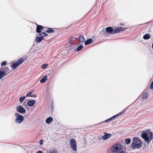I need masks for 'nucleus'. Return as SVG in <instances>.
Masks as SVG:
<instances>
[{
    "instance_id": "f257e3e1",
    "label": "nucleus",
    "mask_w": 153,
    "mask_h": 153,
    "mask_svg": "<svg viewBox=\"0 0 153 153\" xmlns=\"http://www.w3.org/2000/svg\"><path fill=\"white\" fill-rule=\"evenodd\" d=\"M140 136L149 144L153 139V134L151 131L147 130L142 131Z\"/></svg>"
},
{
    "instance_id": "f03ea898",
    "label": "nucleus",
    "mask_w": 153,
    "mask_h": 153,
    "mask_svg": "<svg viewBox=\"0 0 153 153\" xmlns=\"http://www.w3.org/2000/svg\"><path fill=\"white\" fill-rule=\"evenodd\" d=\"M142 143L137 137H134L133 138L132 143L130 146V148L133 149L135 148H139L142 146Z\"/></svg>"
},
{
    "instance_id": "7ed1b4c3",
    "label": "nucleus",
    "mask_w": 153,
    "mask_h": 153,
    "mask_svg": "<svg viewBox=\"0 0 153 153\" xmlns=\"http://www.w3.org/2000/svg\"><path fill=\"white\" fill-rule=\"evenodd\" d=\"M111 151L115 153H121L123 151H125V148L120 143L114 144L111 148Z\"/></svg>"
},
{
    "instance_id": "20e7f679",
    "label": "nucleus",
    "mask_w": 153,
    "mask_h": 153,
    "mask_svg": "<svg viewBox=\"0 0 153 153\" xmlns=\"http://www.w3.org/2000/svg\"><path fill=\"white\" fill-rule=\"evenodd\" d=\"M15 115L16 117L15 122L17 124L21 123L24 120V117L18 113L15 114Z\"/></svg>"
},
{
    "instance_id": "39448f33",
    "label": "nucleus",
    "mask_w": 153,
    "mask_h": 153,
    "mask_svg": "<svg viewBox=\"0 0 153 153\" xmlns=\"http://www.w3.org/2000/svg\"><path fill=\"white\" fill-rule=\"evenodd\" d=\"M71 147L72 150L74 151H76L77 149L76 143L75 140L72 139L70 141Z\"/></svg>"
},
{
    "instance_id": "423d86ee",
    "label": "nucleus",
    "mask_w": 153,
    "mask_h": 153,
    "mask_svg": "<svg viewBox=\"0 0 153 153\" xmlns=\"http://www.w3.org/2000/svg\"><path fill=\"white\" fill-rule=\"evenodd\" d=\"M113 33H118L121 31L125 30L126 29V28L123 27H113Z\"/></svg>"
},
{
    "instance_id": "0eeeda50",
    "label": "nucleus",
    "mask_w": 153,
    "mask_h": 153,
    "mask_svg": "<svg viewBox=\"0 0 153 153\" xmlns=\"http://www.w3.org/2000/svg\"><path fill=\"white\" fill-rule=\"evenodd\" d=\"M16 111L21 114H24L26 112V110L22 106L19 105L16 108Z\"/></svg>"
},
{
    "instance_id": "6e6552de",
    "label": "nucleus",
    "mask_w": 153,
    "mask_h": 153,
    "mask_svg": "<svg viewBox=\"0 0 153 153\" xmlns=\"http://www.w3.org/2000/svg\"><path fill=\"white\" fill-rule=\"evenodd\" d=\"M2 69V71H0V79L3 77L4 76H5L7 74L6 73L5 71H6V72H7L9 69L8 67H6L5 68L4 71H3V68Z\"/></svg>"
},
{
    "instance_id": "1a4fd4ad",
    "label": "nucleus",
    "mask_w": 153,
    "mask_h": 153,
    "mask_svg": "<svg viewBox=\"0 0 153 153\" xmlns=\"http://www.w3.org/2000/svg\"><path fill=\"white\" fill-rule=\"evenodd\" d=\"M103 133L104 134V135L101 137V139L102 140H107L111 136V135L110 134H107L105 132H104Z\"/></svg>"
},
{
    "instance_id": "9d476101",
    "label": "nucleus",
    "mask_w": 153,
    "mask_h": 153,
    "mask_svg": "<svg viewBox=\"0 0 153 153\" xmlns=\"http://www.w3.org/2000/svg\"><path fill=\"white\" fill-rule=\"evenodd\" d=\"M44 27L40 25H37L36 27V32L38 33H40L41 30H42Z\"/></svg>"
},
{
    "instance_id": "9b49d317",
    "label": "nucleus",
    "mask_w": 153,
    "mask_h": 153,
    "mask_svg": "<svg viewBox=\"0 0 153 153\" xmlns=\"http://www.w3.org/2000/svg\"><path fill=\"white\" fill-rule=\"evenodd\" d=\"M36 102V101L35 100H31L27 102V104L28 105L31 106L34 105Z\"/></svg>"
},
{
    "instance_id": "f8f14e48",
    "label": "nucleus",
    "mask_w": 153,
    "mask_h": 153,
    "mask_svg": "<svg viewBox=\"0 0 153 153\" xmlns=\"http://www.w3.org/2000/svg\"><path fill=\"white\" fill-rule=\"evenodd\" d=\"M106 32H107V34H111L112 33H113V27H108L106 28Z\"/></svg>"
},
{
    "instance_id": "ddd939ff",
    "label": "nucleus",
    "mask_w": 153,
    "mask_h": 153,
    "mask_svg": "<svg viewBox=\"0 0 153 153\" xmlns=\"http://www.w3.org/2000/svg\"><path fill=\"white\" fill-rule=\"evenodd\" d=\"M141 96L143 100H145L147 98L148 94L146 91H144L142 93L140 96Z\"/></svg>"
},
{
    "instance_id": "4468645a",
    "label": "nucleus",
    "mask_w": 153,
    "mask_h": 153,
    "mask_svg": "<svg viewBox=\"0 0 153 153\" xmlns=\"http://www.w3.org/2000/svg\"><path fill=\"white\" fill-rule=\"evenodd\" d=\"M92 42V39H91L89 38L85 41L84 43L85 45H87L91 43Z\"/></svg>"
},
{
    "instance_id": "2eb2a0df",
    "label": "nucleus",
    "mask_w": 153,
    "mask_h": 153,
    "mask_svg": "<svg viewBox=\"0 0 153 153\" xmlns=\"http://www.w3.org/2000/svg\"><path fill=\"white\" fill-rule=\"evenodd\" d=\"M78 40L81 42H83L85 40V39L83 36L80 35L78 38Z\"/></svg>"
},
{
    "instance_id": "dca6fc26",
    "label": "nucleus",
    "mask_w": 153,
    "mask_h": 153,
    "mask_svg": "<svg viewBox=\"0 0 153 153\" xmlns=\"http://www.w3.org/2000/svg\"><path fill=\"white\" fill-rule=\"evenodd\" d=\"M48 79V76H45L43 77L40 80L41 83H44L45 82L46 80Z\"/></svg>"
},
{
    "instance_id": "f3484780",
    "label": "nucleus",
    "mask_w": 153,
    "mask_h": 153,
    "mask_svg": "<svg viewBox=\"0 0 153 153\" xmlns=\"http://www.w3.org/2000/svg\"><path fill=\"white\" fill-rule=\"evenodd\" d=\"M39 36L41 37H43V39H44L45 37L47 36L48 35L47 33L45 32H42L40 33L39 35Z\"/></svg>"
},
{
    "instance_id": "a211bd4d",
    "label": "nucleus",
    "mask_w": 153,
    "mask_h": 153,
    "mask_svg": "<svg viewBox=\"0 0 153 153\" xmlns=\"http://www.w3.org/2000/svg\"><path fill=\"white\" fill-rule=\"evenodd\" d=\"M53 119L52 117H49L47 118L46 120V122L48 124H50L53 121Z\"/></svg>"
},
{
    "instance_id": "6ab92c4d",
    "label": "nucleus",
    "mask_w": 153,
    "mask_h": 153,
    "mask_svg": "<svg viewBox=\"0 0 153 153\" xmlns=\"http://www.w3.org/2000/svg\"><path fill=\"white\" fill-rule=\"evenodd\" d=\"M150 37V35L148 34H146L144 35L143 37L144 39L147 40L149 39Z\"/></svg>"
},
{
    "instance_id": "aec40b11",
    "label": "nucleus",
    "mask_w": 153,
    "mask_h": 153,
    "mask_svg": "<svg viewBox=\"0 0 153 153\" xmlns=\"http://www.w3.org/2000/svg\"><path fill=\"white\" fill-rule=\"evenodd\" d=\"M43 40V37H36V40L38 42H41Z\"/></svg>"
},
{
    "instance_id": "412c9836",
    "label": "nucleus",
    "mask_w": 153,
    "mask_h": 153,
    "mask_svg": "<svg viewBox=\"0 0 153 153\" xmlns=\"http://www.w3.org/2000/svg\"><path fill=\"white\" fill-rule=\"evenodd\" d=\"M19 64L17 62H16L13 64V65H11V66L13 69H15L18 65Z\"/></svg>"
},
{
    "instance_id": "4be33fe9",
    "label": "nucleus",
    "mask_w": 153,
    "mask_h": 153,
    "mask_svg": "<svg viewBox=\"0 0 153 153\" xmlns=\"http://www.w3.org/2000/svg\"><path fill=\"white\" fill-rule=\"evenodd\" d=\"M45 31L48 33H51L53 32L54 30L51 28H48Z\"/></svg>"
},
{
    "instance_id": "5701e85b",
    "label": "nucleus",
    "mask_w": 153,
    "mask_h": 153,
    "mask_svg": "<svg viewBox=\"0 0 153 153\" xmlns=\"http://www.w3.org/2000/svg\"><path fill=\"white\" fill-rule=\"evenodd\" d=\"M131 142V140L128 138H127L125 140V143L126 144H128Z\"/></svg>"
},
{
    "instance_id": "b1692460",
    "label": "nucleus",
    "mask_w": 153,
    "mask_h": 153,
    "mask_svg": "<svg viewBox=\"0 0 153 153\" xmlns=\"http://www.w3.org/2000/svg\"><path fill=\"white\" fill-rule=\"evenodd\" d=\"M26 99V97L24 96L22 97H20L19 99V102H22L24 100H25Z\"/></svg>"
},
{
    "instance_id": "393cba45",
    "label": "nucleus",
    "mask_w": 153,
    "mask_h": 153,
    "mask_svg": "<svg viewBox=\"0 0 153 153\" xmlns=\"http://www.w3.org/2000/svg\"><path fill=\"white\" fill-rule=\"evenodd\" d=\"M24 61L23 59L22 58L19 59L16 62L19 65L23 62Z\"/></svg>"
},
{
    "instance_id": "a878e982",
    "label": "nucleus",
    "mask_w": 153,
    "mask_h": 153,
    "mask_svg": "<svg viewBox=\"0 0 153 153\" xmlns=\"http://www.w3.org/2000/svg\"><path fill=\"white\" fill-rule=\"evenodd\" d=\"M101 33H102V34H107L106 28L103 29Z\"/></svg>"
},
{
    "instance_id": "bb28decb",
    "label": "nucleus",
    "mask_w": 153,
    "mask_h": 153,
    "mask_svg": "<svg viewBox=\"0 0 153 153\" xmlns=\"http://www.w3.org/2000/svg\"><path fill=\"white\" fill-rule=\"evenodd\" d=\"M48 64H44L41 66V68L42 69H45L47 68L48 66Z\"/></svg>"
},
{
    "instance_id": "cd10ccee",
    "label": "nucleus",
    "mask_w": 153,
    "mask_h": 153,
    "mask_svg": "<svg viewBox=\"0 0 153 153\" xmlns=\"http://www.w3.org/2000/svg\"><path fill=\"white\" fill-rule=\"evenodd\" d=\"M57 150L55 149H52L51 151L49 152V153H56Z\"/></svg>"
},
{
    "instance_id": "c85d7f7f",
    "label": "nucleus",
    "mask_w": 153,
    "mask_h": 153,
    "mask_svg": "<svg viewBox=\"0 0 153 153\" xmlns=\"http://www.w3.org/2000/svg\"><path fill=\"white\" fill-rule=\"evenodd\" d=\"M83 47L82 46V45H80L79 46V47H78L77 48L76 51H79L80 50H81V49H82Z\"/></svg>"
},
{
    "instance_id": "c756f323",
    "label": "nucleus",
    "mask_w": 153,
    "mask_h": 153,
    "mask_svg": "<svg viewBox=\"0 0 153 153\" xmlns=\"http://www.w3.org/2000/svg\"><path fill=\"white\" fill-rule=\"evenodd\" d=\"M113 119L112 118V117H111V118H110L106 120H105L104 122H105V123H107V122H108L109 121H111L112 120H113Z\"/></svg>"
},
{
    "instance_id": "7c9ffc66",
    "label": "nucleus",
    "mask_w": 153,
    "mask_h": 153,
    "mask_svg": "<svg viewBox=\"0 0 153 153\" xmlns=\"http://www.w3.org/2000/svg\"><path fill=\"white\" fill-rule=\"evenodd\" d=\"M33 92L32 91H30L29 92L26 94V97H27L29 96H30L31 95H30Z\"/></svg>"
},
{
    "instance_id": "2f4dec72",
    "label": "nucleus",
    "mask_w": 153,
    "mask_h": 153,
    "mask_svg": "<svg viewBox=\"0 0 153 153\" xmlns=\"http://www.w3.org/2000/svg\"><path fill=\"white\" fill-rule=\"evenodd\" d=\"M6 65V61H4L1 63V65L2 66H3Z\"/></svg>"
},
{
    "instance_id": "473e14b6",
    "label": "nucleus",
    "mask_w": 153,
    "mask_h": 153,
    "mask_svg": "<svg viewBox=\"0 0 153 153\" xmlns=\"http://www.w3.org/2000/svg\"><path fill=\"white\" fill-rule=\"evenodd\" d=\"M74 40V38L73 37H72L70 38V39L69 40V42H71Z\"/></svg>"
},
{
    "instance_id": "72a5a7b5",
    "label": "nucleus",
    "mask_w": 153,
    "mask_h": 153,
    "mask_svg": "<svg viewBox=\"0 0 153 153\" xmlns=\"http://www.w3.org/2000/svg\"><path fill=\"white\" fill-rule=\"evenodd\" d=\"M150 87L151 89H153V82H152V83L150 85Z\"/></svg>"
},
{
    "instance_id": "f704fd0d",
    "label": "nucleus",
    "mask_w": 153,
    "mask_h": 153,
    "mask_svg": "<svg viewBox=\"0 0 153 153\" xmlns=\"http://www.w3.org/2000/svg\"><path fill=\"white\" fill-rule=\"evenodd\" d=\"M43 141L42 140H40V142H39V144L40 145H42L43 144Z\"/></svg>"
},
{
    "instance_id": "c9c22d12",
    "label": "nucleus",
    "mask_w": 153,
    "mask_h": 153,
    "mask_svg": "<svg viewBox=\"0 0 153 153\" xmlns=\"http://www.w3.org/2000/svg\"><path fill=\"white\" fill-rule=\"evenodd\" d=\"M126 111V109L123 110V111H122L121 112L122 113V114L124 113Z\"/></svg>"
},
{
    "instance_id": "e433bc0d",
    "label": "nucleus",
    "mask_w": 153,
    "mask_h": 153,
    "mask_svg": "<svg viewBox=\"0 0 153 153\" xmlns=\"http://www.w3.org/2000/svg\"><path fill=\"white\" fill-rule=\"evenodd\" d=\"M30 97H36V95L33 94V95H30Z\"/></svg>"
},
{
    "instance_id": "4c0bfd02",
    "label": "nucleus",
    "mask_w": 153,
    "mask_h": 153,
    "mask_svg": "<svg viewBox=\"0 0 153 153\" xmlns=\"http://www.w3.org/2000/svg\"><path fill=\"white\" fill-rule=\"evenodd\" d=\"M118 116H120V115H121V114H122V113L120 112L118 114H117Z\"/></svg>"
},
{
    "instance_id": "58836bf2",
    "label": "nucleus",
    "mask_w": 153,
    "mask_h": 153,
    "mask_svg": "<svg viewBox=\"0 0 153 153\" xmlns=\"http://www.w3.org/2000/svg\"><path fill=\"white\" fill-rule=\"evenodd\" d=\"M112 117V118L113 119H114L115 118H117V117H116V116L115 115L113 116Z\"/></svg>"
},
{
    "instance_id": "ea45409f",
    "label": "nucleus",
    "mask_w": 153,
    "mask_h": 153,
    "mask_svg": "<svg viewBox=\"0 0 153 153\" xmlns=\"http://www.w3.org/2000/svg\"><path fill=\"white\" fill-rule=\"evenodd\" d=\"M37 153H43L41 151H38L37 152Z\"/></svg>"
},
{
    "instance_id": "a19ab883",
    "label": "nucleus",
    "mask_w": 153,
    "mask_h": 153,
    "mask_svg": "<svg viewBox=\"0 0 153 153\" xmlns=\"http://www.w3.org/2000/svg\"><path fill=\"white\" fill-rule=\"evenodd\" d=\"M120 25L121 26H123L124 25L122 23H120Z\"/></svg>"
},
{
    "instance_id": "79ce46f5",
    "label": "nucleus",
    "mask_w": 153,
    "mask_h": 153,
    "mask_svg": "<svg viewBox=\"0 0 153 153\" xmlns=\"http://www.w3.org/2000/svg\"><path fill=\"white\" fill-rule=\"evenodd\" d=\"M115 116H116V117H118V115H117V114L116 115H115Z\"/></svg>"
},
{
    "instance_id": "37998d69",
    "label": "nucleus",
    "mask_w": 153,
    "mask_h": 153,
    "mask_svg": "<svg viewBox=\"0 0 153 153\" xmlns=\"http://www.w3.org/2000/svg\"><path fill=\"white\" fill-rule=\"evenodd\" d=\"M152 48L153 49V43L152 44Z\"/></svg>"
},
{
    "instance_id": "c03bdc74",
    "label": "nucleus",
    "mask_w": 153,
    "mask_h": 153,
    "mask_svg": "<svg viewBox=\"0 0 153 153\" xmlns=\"http://www.w3.org/2000/svg\"><path fill=\"white\" fill-rule=\"evenodd\" d=\"M152 82H153V81H152Z\"/></svg>"
}]
</instances>
